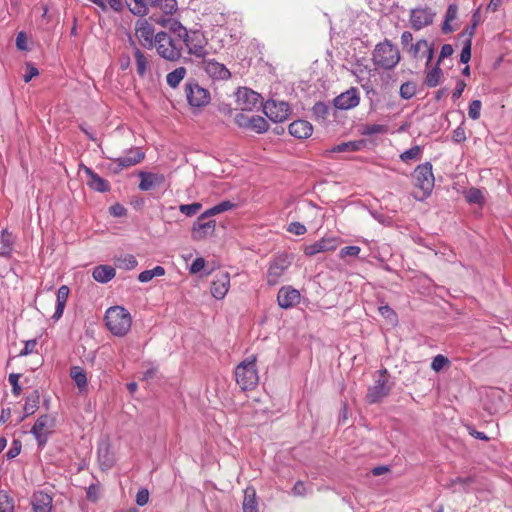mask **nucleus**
<instances>
[{
	"mask_svg": "<svg viewBox=\"0 0 512 512\" xmlns=\"http://www.w3.org/2000/svg\"><path fill=\"white\" fill-rule=\"evenodd\" d=\"M105 321L108 330L115 336H125L131 329L132 317L128 310L121 306L107 309Z\"/></svg>",
	"mask_w": 512,
	"mask_h": 512,
	"instance_id": "1",
	"label": "nucleus"
},
{
	"mask_svg": "<svg viewBox=\"0 0 512 512\" xmlns=\"http://www.w3.org/2000/svg\"><path fill=\"white\" fill-rule=\"evenodd\" d=\"M256 361L257 357L251 355L235 368V379L242 391L253 390L258 385L259 376Z\"/></svg>",
	"mask_w": 512,
	"mask_h": 512,
	"instance_id": "2",
	"label": "nucleus"
},
{
	"mask_svg": "<svg viewBox=\"0 0 512 512\" xmlns=\"http://www.w3.org/2000/svg\"><path fill=\"white\" fill-rule=\"evenodd\" d=\"M372 60L376 66L391 70L400 61L399 49L386 39L375 46Z\"/></svg>",
	"mask_w": 512,
	"mask_h": 512,
	"instance_id": "3",
	"label": "nucleus"
},
{
	"mask_svg": "<svg viewBox=\"0 0 512 512\" xmlns=\"http://www.w3.org/2000/svg\"><path fill=\"white\" fill-rule=\"evenodd\" d=\"M134 15L144 16L149 8H159L165 15H172L177 10L176 0H131L127 2Z\"/></svg>",
	"mask_w": 512,
	"mask_h": 512,
	"instance_id": "4",
	"label": "nucleus"
},
{
	"mask_svg": "<svg viewBox=\"0 0 512 512\" xmlns=\"http://www.w3.org/2000/svg\"><path fill=\"white\" fill-rule=\"evenodd\" d=\"M415 187L420 190V194L415 197L423 199L428 196L434 186V176L432 173V165L424 163L418 165L412 174Z\"/></svg>",
	"mask_w": 512,
	"mask_h": 512,
	"instance_id": "5",
	"label": "nucleus"
},
{
	"mask_svg": "<svg viewBox=\"0 0 512 512\" xmlns=\"http://www.w3.org/2000/svg\"><path fill=\"white\" fill-rule=\"evenodd\" d=\"M153 46H155L157 53L166 60L177 61L181 57L182 48L166 32L156 34Z\"/></svg>",
	"mask_w": 512,
	"mask_h": 512,
	"instance_id": "6",
	"label": "nucleus"
},
{
	"mask_svg": "<svg viewBox=\"0 0 512 512\" xmlns=\"http://www.w3.org/2000/svg\"><path fill=\"white\" fill-rule=\"evenodd\" d=\"M181 39L190 55L198 58H204L207 55L208 41L203 32L199 30L183 31Z\"/></svg>",
	"mask_w": 512,
	"mask_h": 512,
	"instance_id": "7",
	"label": "nucleus"
},
{
	"mask_svg": "<svg viewBox=\"0 0 512 512\" xmlns=\"http://www.w3.org/2000/svg\"><path fill=\"white\" fill-rule=\"evenodd\" d=\"M291 258L288 254L276 255L270 262L266 273V282L269 286L280 283L285 272L291 266Z\"/></svg>",
	"mask_w": 512,
	"mask_h": 512,
	"instance_id": "8",
	"label": "nucleus"
},
{
	"mask_svg": "<svg viewBox=\"0 0 512 512\" xmlns=\"http://www.w3.org/2000/svg\"><path fill=\"white\" fill-rule=\"evenodd\" d=\"M186 100L191 108H201L210 103V92L196 81H188L184 88Z\"/></svg>",
	"mask_w": 512,
	"mask_h": 512,
	"instance_id": "9",
	"label": "nucleus"
},
{
	"mask_svg": "<svg viewBox=\"0 0 512 512\" xmlns=\"http://www.w3.org/2000/svg\"><path fill=\"white\" fill-rule=\"evenodd\" d=\"M235 96L236 106L241 111H253L262 105L260 94L247 87L238 88Z\"/></svg>",
	"mask_w": 512,
	"mask_h": 512,
	"instance_id": "10",
	"label": "nucleus"
},
{
	"mask_svg": "<svg viewBox=\"0 0 512 512\" xmlns=\"http://www.w3.org/2000/svg\"><path fill=\"white\" fill-rule=\"evenodd\" d=\"M55 427V418L49 415H41L33 425L31 433L35 437L38 446L44 447L48 437L52 434Z\"/></svg>",
	"mask_w": 512,
	"mask_h": 512,
	"instance_id": "11",
	"label": "nucleus"
},
{
	"mask_svg": "<svg viewBox=\"0 0 512 512\" xmlns=\"http://www.w3.org/2000/svg\"><path fill=\"white\" fill-rule=\"evenodd\" d=\"M201 68L214 81H226L231 78L230 70L223 63L215 59H205L204 57L201 62Z\"/></svg>",
	"mask_w": 512,
	"mask_h": 512,
	"instance_id": "12",
	"label": "nucleus"
},
{
	"mask_svg": "<svg viewBox=\"0 0 512 512\" xmlns=\"http://www.w3.org/2000/svg\"><path fill=\"white\" fill-rule=\"evenodd\" d=\"M386 374V369L380 371V377L375 381L374 385L368 388L366 399L370 404L380 402L389 394L390 387L388 386Z\"/></svg>",
	"mask_w": 512,
	"mask_h": 512,
	"instance_id": "13",
	"label": "nucleus"
},
{
	"mask_svg": "<svg viewBox=\"0 0 512 512\" xmlns=\"http://www.w3.org/2000/svg\"><path fill=\"white\" fill-rule=\"evenodd\" d=\"M208 217L209 216H204V213H202L194 222L191 230V237L193 240L201 241L214 234L216 229V221H205Z\"/></svg>",
	"mask_w": 512,
	"mask_h": 512,
	"instance_id": "14",
	"label": "nucleus"
},
{
	"mask_svg": "<svg viewBox=\"0 0 512 512\" xmlns=\"http://www.w3.org/2000/svg\"><path fill=\"white\" fill-rule=\"evenodd\" d=\"M263 109L265 115L273 122H283L290 115V107L283 101L268 100Z\"/></svg>",
	"mask_w": 512,
	"mask_h": 512,
	"instance_id": "15",
	"label": "nucleus"
},
{
	"mask_svg": "<svg viewBox=\"0 0 512 512\" xmlns=\"http://www.w3.org/2000/svg\"><path fill=\"white\" fill-rule=\"evenodd\" d=\"M435 13L427 6H418L410 12V24L415 30H420L433 22Z\"/></svg>",
	"mask_w": 512,
	"mask_h": 512,
	"instance_id": "16",
	"label": "nucleus"
},
{
	"mask_svg": "<svg viewBox=\"0 0 512 512\" xmlns=\"http://www.w3.org/2000/svg\"><path fill=\"white\" fill-rule=\"evenodd\" d=\"M135 36L144 47H153L156 36L154 26L146 19L137 20L135 24Z\"/></svg>",
	"mask_w": 512,
	"mask_h": 512,
	"instance_id": "17",
	"label": "nucleus"
},
{
	"mask_svg": "<svg viewBox=\"0 0 512 512\" xmlns=\"http://www.w3.org/2000/svg\"><path fill=\"white\" fill-rule=\"evenodd\" d=\"M360 103V94L356 87H351L341 93L333 100L335 108L340 110H349L355 108Z\"/></svg>",
	"mask_w": 512,
	"mask_h": 512,
	"instance_id": "18",
	"label": "nucleus"
},
{
	"mask_svg": "<svg viewBox=\"0 0 512 512\" xmlns=\"http://www.w3.org/2000/svg\"><path fill=\"white\" fill-rule=\"evenodd\" d=\"M300 292L292 286H283L277 294L278 305L283 309L292 308L300 303Z\"/></svg>",
	"mask_w": 512,
	"mask_h": 512,
	"instance_id": "19",
	"label": "nucleus"
},
{
	"mask_svg": "<svg viewBox=\"0 0 512 512\" xmlns=\"http://www.w3.org/2000/svg\"><path fill=\"white\" fill-rule=\"evenodd\" d=\"M339 245V240L335 237L321 238L315 243L304 246L303 253L306 256H314L321 252L334 251Z\"/></svg>",
	"mask_w": 512,
	"mask_h": 512,
	"instance_id": "20",
	"label": "nucleus"
},
{
	"mask_svg": "<svg viewBox=\"0 0 512 512\" xmlns=\"http://www.w3.org/2000/svg\"><path fill=\"white\" fill-rule=\"evenodd\" d=\"M141 179L139 183V189L142 191H149L156 187H159L165 183V176L162 173H152L141 171L139 173Z\"/></svg>",
	"mask_w": 512,
	"mask_h": 512,
	"instance_id": "21",
	"label": "nucleus"
},
{
	"mask_svg": "<svg viewBox=\"0 0 512 512\" xmlns=\"http://www.w3.org/2000/svg\"><path fill=\"white\" fill-rule=\"evenodd\" d=\"M230 287V275L227 272L220 273L211 284V293L216 299H223Z\"/></svg>",
	"mask_w": 512,
	"mask_h": 512,
	"instance_id": "22",
	"label": "nucleus"
},
{
	"mask_svg": "<svg viewBox=\"0 0 512 512\" xmlns=\"http://www.w3.org/2000/svg\"><path fill=\"white\" fill-rule=\"evenodd\" d=\"M83 171L88 177L87 185L98 192H108L111 188L110 183L104 178L100 177L91 168L81 165Z\"/></svg>",
	"mask_w": 512,
	"mask_h": 512,
	"instance_id": "23",
	"label": "nucleus"
},
{
	"mask_svg": "<svg viewBox=\"0 0 512 512\" xmlns=\"http://www.w3.org/2000/svg\"><path fill=\"white\" fill-rule=\"evenodd\" d=\"M52 496L38 491L32 496L31 504L34 512H52Z\"/></svg>",
	"mask_w": 512,
	"mask_h": 512,
	"instance_id": "24",
	"label": "nucleus"
},
{
	"mask_svg": "<svg viewBox=\"0 0 512 512\" xmlns=\"http://www.w3.org/2000/svg\"><path fill=\"white\" fill-rule=\"evenodd\" d=\"M409 53L415 59H426L427 63L431 61L433 56L432 47L424 39L417 41L415 44H411Z\"/></svg>",
	"mask_w": 512,
	"mask_h": 512,
	"instance_id": "25",
	"label": "nucleus"
},
{
	"mask_svg": "<svg viewBox=\"0 0 512 512\" xmlns=\"http://www.w3.org/2000/svg\"><path fill=\"white\" fill-rule=\"evenodd\" d=\"M476 27V23L470 29L459 34V38L462 40L463 46L460 54L461 63L467 64L471 59V47H472V37L474 35V30Z\"/></svg>",
	"mask_w": 512,
	"mask_h": 512,
	"instance_id": "26",
	"label": "nucleus"
},
{
	"mask_svg": "<svg viewBox=\"0 0 512 512\" xmlns=\"http://www.w3.org/2000/svg\"><path fill=\"white\" fill-rule=\"evenodd\" d=\"M289 133L298 139H306L312 135L313 126L306 120H296L288 127Z\"/></svg>",
	"mask_w": 512,
	"mask_h": 512,
	"instance_id": "27",
	"label": "nucleus"
},
{
	"mask_svg": "<svg viewBox=\"0 0 512 512\" xmlns=\"http://www.w3.org/2000/svg\"><path fill=\"white\" fill-rule=\"evenodd\" d=\"M143 159L144 153L135 148L129 150L126 156L115 158L113 161L120 169H124L140 163Z\"/></svg>",
	"mask_w": 512,
	"mask_h": 512,
	"instance_id": "28",
	"label": "nucleus"
},
{
	"mask_svg": "<svg viewBox=\"0 0 512 512\" xmlns=\"http://www.w3.org/2000/svg\"><path fill=\"white\" fill-rule=\"evenodd\" d=\"M134 60L136 65V71L139 77L144 78L151 68V61L148 55H146L139 48L134 49Z\"/></svg>",
	"mask_w": 512,
	"mask_h": 512,
	"instance_id": "29",
	"label": "nucleus"
},
{
	"mask_svg": "<svg viewBox=\"0 0 512 512\" xmlns=\"http://www.w3.org/2000/svg\"><path fill=\"white\" fill-rule=\"evenodd\" d=\"M116 275V270L109 265H98L93 269L92 277L99 283H107Z\"/></svg>",
	"mask_w": 512,
	"mask_h": 512,
	"instance_id": "30",
	"label": "nucleus"
},
{
	"mask_svg": "<svg viewBox=\"0 0 512 512\" xmlns=\"http://www.w3.org/2000/svg\"><path fill=\"white\" fill-rule=\"evenodd\" d=\"M70 289L66 285H62L57 292L56 309L52 316L53 319L58 320L62 317L66 302L68 300Z\"/></svg>",
	"mask_w": 512,
	"mask_h": 512,
	"instance_id": "31",
	"label": "nucleus"
},
{
	"mask_svg": "<svg viewBox=\"0 0 512 512\" xmlns=\"http://www.w3.org/2000/svg\"><path fill=\"white\" fill-rule=\"evenodd\" d=\"M242 508L243 512H259L256 500V491L253 487H247L244 490Z\"/></svg>",
	"mask_w": 512,
	"mask_h": 512,
	"instance_id": "32",
	"label": "nucleus"
},
{
	"mask_svg": "<svg viewBox=\"0 0 512 512\" xmlns=\"http://www.w3.org/2000/svg\"><path fill=\"white\" fill-rule=\"evenodd\" d=\"M70 377L75 382L80 392L87 391L88 381L85 370L80 366H73L70 369Z\"/></svg>",
	"mask_w": 512,
	"mask_h": 512,
	"instance_id": "33",
	"label": "nucleus"
},
{
	"mask_svg": "<svg viewBox=\"0 0 512 512\" xmlns=\"http://www.w3.org/2000/svg\"><path fill=\"white\" fill-rule=\"evenodd\" d=\"M187 75V69L185 67H177L173 71L169 72L166 76L167 85L173 89L177 88L179 84Z\"/></svg>",
	"mask_w": 512,
	"mask_h": 512,
	"instance_id": "34",
	"label": "nucleus"
},
{
	"mask_svg": "<svg viewBox=\"0 0 512 512\" xmlns=\"http://www.w3.org/2000/svg\"><path fill=\"white\" fill-rule=\"evenodd\" d=\"M366 145V141L364 139L354 140L343 142L341 144L336 145L332 151L333 152H355L360 151Z\"/></svg>",
	"mask_w": 512,
	"mask_h": 512,
	"instance_id": "35",
	"label": "nucleus"
},
{
	"mask_svg": "<svg viewBox=\"0 0 512 512\" xmlns=\"http://www.w3.org/2000/svg\"><path fill=\"white\" fill-rule=\"evenodd\" d=\"M114 262L119 269L123 270H133L138 264L135 256L131 254L120 255L115 258Z\"/></svg>",
	"mask_w": 512,
	"mask_h": 512,
	"instance_id": "36",
	"label": "nucleus"
},
{
	"mask_svg": "<svg viewBox=\"0 0 512 512\" xmlns=\"http://www.w3.org/2000/svg\"><path fill=\"white\" fill-rule=\"evenodd\" d=\"M249 123L250 126L248 129L259 134L266 132L269 128L267 121L263 117L258 115H252L251 122Z\"/></svg>",
	"mask_w": 512,
	"mask_h": 512,
	"instance_id": "37",
	"label": "nucleus"
},
{
	"mask_svg": "<svg viewBox=\"0 0 512 512\" xmlns=\"http://www.w3.org/2000/svg\"><path fill=\"white\" fill-rule=\"evenodd\" d=\"M39 398L40 396L38 391H34L26 398L24 405V412L26 416L32 415L36 412L39 404Z\"/></svg>",
	"mask_w": 512,
	"mask_h": 512,
	"instance_id": "38",
	"label": "nucleus"
},
{
	"mask_svg": "<svg viewBox=\"0 0 512 512\" xmlns=\"http://www.w3.org/2000/svg\"><path fill=\"white\" fill-rule=\"evenodd\" d=\"M165 275V269L162 266H156L151 270H145L138 275V280L142 283L151 281L154 277Z\"/></svg>",
	"mask_w": 512,
	"mask_h": 512,
	"instance_id": "39",
	"label": "nucleus"
},
{
	"mask_svg": "<svg viewBox=\"0 0 512 512\" xmlns=\"http://www.w3.org/2000/svg\"><path fill=\"white\" fill-rule=\"evenodd\" d=\"M1 244L0 255L8 256L12 250L13 239L12 234L7 230H3L1 233Z\"/></svg>",
	"mask_w": 512,
	"mask_h": 512,
	"instance_id": "40",
	"label": "nucleus"
},
{
	"mask_svg": "<svg viewBox=\"0 0 512 512\" xmlns=\"http://www.w3.org/2000/svg\"><path fill=\"white\" fill-rule=\"evenodd\" d=\"M466 201L470 204H478L482 206L484 204V195L478 188H470L465 193Z\"/></svg>",
	"mask_w": 512,
	"mask_h": 512,
	"instance_id": "41",
	"label": "nucleus"
},
{
	"mask_svg": "<svg viewBox=\"0 0 512 512\" xmlns=\"http://www.w3.org/2000/svg\"><path fill=\"white\" fill-rule=\"evenodd\" d=\"M235 207V204L231 201H222L221 203L209 208L204 212V216H214L216 214H220L222 212L231 210Z\"/></svg>",
	"mask_w": 512,
	"mask_h": 512,
	"instance_id": "42",
	"label": "nucleus"
},
{
	"mask_svg": "<svg viewBox=\"0 0 512 512\" xmlns=\"http://www.w3.org/2000/svg\"><path fill=\"white\" fill-rule=\"evenodd\" d=\"M417 85L415 82L407 81L400 86L399 94L401 98L409 100L415 96Z\"/></svg>",
	"mask_w": 512,
	"mask_h": 512,
	"instance_id": "43",
	"label": "nucleus"
},
{
	"mask_svg": "<svg viewBox=\"0 0 512 512\" xmlns=\"http://www.w3.org/2000/svg\"><path fill=\"white\" fill-rule=\"evenodd\" d=\"M442 77V71L438 67H434L433 69L428 71L425 83L429 87H436L440 83Z\"/></svg>",
	"mask_w": 512,
	"mask_h": 512,
	"instance_id": "44",
	"label": "nucleus"
},
{
	"mask_svg": "<svg viewBox=\"0 0 512 512\" xmlns=\"http://www.w3.org/2000/svg\"><path fill=\"white\" fill-rule=\"evenodd\" d=\"M0 512H14V501L5 491L0 492Z\"/></svg>",
	"mask_w": 512,
	"mask_h": 512,
	"instance_id": "45",
	"label": "nucleus"
},
{
	"mask_svg": "<svg viewBox=\"0 0 512 512\" xmlns=\"http://www.w3.org/2000/svg\"><path fill=\"white\" fill-rule=\"evenodd\" d=\"M202 208L201 203L194 202L191 204H182L179 206V210L182 214L191 217L195 215Z\"/></svg>",
	"mask_w": 512,
	"mask_h": 512,
	"instance_id": "46",
	"label": "nucleus"
},
{
	"mask_svg": "<svg viewBox=\"0 0 512 512\" xmlns=\"http://www.w3.org/2000/svg\"><path fill=\"white\" fill-rule=\"evenodd\" d=\"M421 154V149L419 146H413L412 148L404 151L401 155H400V158L402 161L404 162H409L411 160H416L419 158Z\"/></svg>",
	"mask_w": 512,
	"mask_h": 512,
	"instance_id": "47",
	"label": "nucleus"
},
{
	"mask_svg": "<svg viewBox=\"0 0 512 512\" xmlns=\"http://www.w3.org/2000/svg\"><path fill=\"white\" fill-rule=\"evenodd\" d=\"M21 378V374L19 373H11L9 375V383L12 386V393L14 396L18 397L22 393V387L19 385V380Z\"/></svg>",
	"mask_w": 512,
	"mask_h": 512,
	"instance_id": "48",
	"label": "nucleus"
},
{
	"mask_svg": "<svg viewBox=\"0 0 512 512\" xmlns=\"http://www.w3.org/2000/svg\"><path fill=\"white\" fill-rule=\"evenodd\" d=\"M387 132V126L382 124H368L365 125L363 134L364 135H374V134H381Z\"/></svg>",
	"mask_w": 512,
	"mask_h": 512,
	"instance_id": "49",
	"label": "nucleus"
},
{
	"mask_svg": "<svg viewBox=\"0 0 512 512\" xmlns=\"http://www.w3.org/2000/svg\"><path fill=\"white\" fill-rule=\"evenodd\" d=\"M378 311L381 316L388 319L390 322H397V314L396 312L388 305H382L378 308Z\"/></svg>",
	"mask_w": 512,
	"mask_h": 512,
	"instance_id": "50",
	"label": "nucleus"
},
{
	"mask_svg": "<svg viewBox=\"0 0 512 512\" xmlns=\"http://www.w3.org/2000/svg\"><path fill=\"white\" fill-rule=\"evenodd\" d=\"M482 103L480 100H473L468 109V115L471 119L477 120L480 117Z\"/></svg>",
	"mask_w": 512,
	"mask_h": 512,
	"instance_id": "51",
	"label": "nucleus"
},
{
	"mask_svg": "<svg viewBox=\"0 0 512 512\" xmlns=\"http://www.w3.org/2000/svg\"><path fill=\"white\" fill-rule=\"evenodd\" d=\"M21 449H22L21 441L18 439H14L12 441L10 449L6 453L7 459L10 460V459L17 457L21 453Z\"/></svg>",
	"mask_w": 512,
	"mask_h": 512,
	"instance_id": "52",
	"label": "nucleus"
},
{
	"mask_svg": "<svg viewBox=\"0 0 512 512\" xmlns=\"http://www.w3.org/2000/svg\"><path fill=\"white\" fill-rule=\"evenodd\" d=\"M361 251V248L359 246H346L342 248L339 252V257L341 259H344L348 256L350 257H357Z\"/></svg>",
	"mask_w": 512,
	"mask_h": 512,
	"instance_id": "53",
	"label": "nucleus"
},
{
	"mask_svg": "<svg viewBox=\"0 0 512 512\" xmlns=\"http://www.w3.org/2000/svg\"><path fill=\"white\" fill-rule=\"evenodd\" d=\"M287 231L299 236V235L305 234L307 229H306L305 225H303L300 222H291L288 225Z\"/></svg>",
	"mask_w": 512,
	"mask_h": 512,
	"instance_id": "54",
	"label": "nucleus"
},
{
	"mask_svg": "<svg viewBox=\"0 0 512 512\" xmlns=\"http://www.w3.org/2000/svg\"><path fill=\"white\" fill-rule=\"evenodd\" d=\"M235 123L240 127V128H245V129H248L249 126H250V123L251 122V116L249 115H246L244 113H238L236 114L235 118Z\"/></svg>",
	"mask_w": 512,
	"mask_h": 512,
	"instance_id": "55",
	"label": "nucleus"
},
{
	"mask_svg": "<svg viewBox=\"0 0 512 512\" xmlns=\"http://www.w3.org/2000/svg\"><path fill=\"white\" fill-rule=\"evenodd\" d=\"M206 261L202 257H197L190 266V273L196 274L205 267Z\"/></svg>",
	"mask_w": 512,
	"mask_h": 512,
	"instance_id": "56",
	"label": "nucleus"
},
{
	"mask_svg": "<svg viewBox=\"0 0 512 512\" xmlns=\"http://www.w3.org/2000/svg\"><path fill=\"white\" fill-rule=\"evenodd\" d=\"M37 346V341L35 339L27 340L25 342V347L23 350L20 351L19 356H27L28 354H31L34 352L35 348Z\"/></svg>",
	"mask_w": 512,
	"mask_h": 512,
	"instance_id": "57",
	"label": "nucleus"
},
{
	"mask_svg": "<svg viewBox=\"0 0 512 512\" xmlns=\"http://www.w3.org/2000/svg\"><path fill=\"white\" fill-rule=\"evenodd\" d=\"M168 28L177 34V36L181 39L182 38V32L187 31L185 27L182 26V24L179 21L171 19V22L168 25Z\"/></svg>",
	"mask_w": 512,
	"mask_h": 512,
	"instance_id": "58",
	"label": "nucleus"
},
{
	"mask_svg": "<svg viewBox=\"0 0 512 512\" xmlns=\"http://www.w3.org/2000/svg\"><path fill=\"white\" fill-rule=\"evenodd\" d=\"M447 362H448V359L446 357H444L443 355H437L433 359L431 367H432L433 370L439 371V370H441L444 367V365Z\"/></svg>",
	"mask_w": 512,
	"mask_h": 512,
	"instance_id": "59",
	"label": "nucleus"
},
{
	"mask_svg": "<svg viewBox=\"0 0 512 512\" xmlns=\"http://www.w3.org/2000/svg\"><path fill=\"white\" fill-rule=\"evenodd\" d=\"M149 500V492L147 489H141L138 491L137 495H136V503L139 505V506H144L147 504Z\"/></svg>",
	"mask_w": 512,
	"mask_h": 512,
	"instance_id": "60",
	"label": "nucleus"
},
{
	"mask_svg": "<svg viewBox=\"0 0 512 512\" xmlns=\"http://www.w3.org/2000/svg\"><path fill=\"white\" fill-rule=\"evenodd\" d=\"M26 71V74L23 76V79L26 83L31 81L33 77H36L39 74L38 69L30 63L26 65Z\"/></svg>",
	"mask_w": 512,
	"mask_h": 512,
	"instance_id": "61",
	"label": "nucleus"
},
{
	"mask_svg": "<svg viewBox=\"0 0 512 512\" xmlns=\"http://www.w3.org/2000/svg\"><path fill=\"white\" fill-rule=\"evenodd\" d=\"M99 488L96 485H90L87 489L86 497L89 501L96 502L98 500Z\"/></svg>",
	"mask_w": 512,
	"mask_h": 512,
	"instance_id": "62",
	"label": "nucleus"
},
{
	"mask_svg": "<svg viewBox=\"0 0 512 512\" xmlns=\"http://www.w3.org/2000/svg\"><path fill=\"white\" fill-rule=\"evenodd\" d=\"M27 37L24 32H19L16 37V46L20 50H26L27 49Z\"/></svg>",
	"mask_w": 512,
	"mask_h": 512,
	"instance_id": "63",
	"label": "nucleus"
},
{
	"mask_svg": "<svg viewBox=\"0 0 512 512\" xmlns=\"http://www.w3.org/2000/svg\"><path fill=\"white\" fill-rule=\"evenodd\" d=\"M292 492L295 496L305 495V492H306L305 484L302 481H297L292 488Z\"/></svg>",
	"mask_w": 512,
	"mask_h": 512,
	"instance_id": "64",
	"label": "nucleus"
}]
</instances>
